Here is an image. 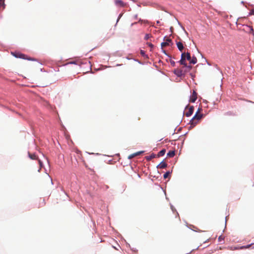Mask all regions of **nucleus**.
<instances>
[{
	"instance_id": "aec40b11",
	"label": "nucleus",
	"mask_w": 254,
	"mask_h": 254,
	"mask_svg": "<svg viewBox=\"0 0 254 254\" xmlns=\"http://www.w3.org/2000/svg\"><path fill=\"white\" fill-rule=\"evenodd\" d=\"M134 157H135V155H134V153H133V154H130V155H129L128 158V159H130L133 158Z\"/></svg>"
},
{
	"instance_id": "9d476101",
	"label": "nucleus",
	"mask_w": 254,
	"mask_h": 254,
	"mask_svg": "<svg viewBox=\"0 0 254 254\" xmlns=\"http://www.w3.org/2000/svg\"><path fill=\"white\" fill-rule=\"evenodd\" d=\"M176 44H177V46L178 49L181 52H182V51L183 50V49L184 48L183 43L181 42H177Z\"/></svg>"
},
{
	"instance_id": "a878e982",
	"label": "nucleus",
	"mask_w": 254,
	"mask_h": 254,
	"mask_svg": "<svg viewBox=\"0 0 254 254\" xmlns=\"http://www.w3.org/2000/svg\"><path fill=\"white\" fill-rule=\"evenodd\" d=\"M187 68H188L189 70H190L191 68H192V66L191 65H187V66H186Z\"/></svg>"
},
{
	"instance_id": "39448f33",
	"label": "nucleus",
	"mask_w": 254,
	"mask_h": 254,
	"mask_svg": "<svg viewBox=\"0 0 254 254\" xmlns=\"http://www.w3.org/2000/svg\"><path fill=\"white\" fill-rule=\"evenodd\" d=\"M193 110H194L193 106H192L190 107L189 108L188 111L186 112V116L187 117L190 116L192 114V113L193 112Z\"/></svg>"
},
{
	"instance_id": "c756f323",
	"label": "nucleus",
	"mask_w": 254,
	"mask_h": 254,
	"mask_svg": "<svg viewBox=\"0 0 254 254\" xmlns=\"http://www.w3.org/2000/svg\"><path fill=\"white\" fill-rule=\"evenodd\" d=\"M162 49V52H163L164 54H166V51H165L164 50H163V49Z\"/></svg>"
},
{
	"instance_id": "6ab92c4d",
	"label": "nucleus",
	"mask_w": 254,
	"mask_h": 254,
	"mask_svg": "<svg viewBox=\"0 0 254 254\" xmlns=\"http://www.w3.org/2000/svg\"><path fill=\"white\" fill-rule=\"evenodd\" d=\"M247 248H246V246H242L240 248H235L234 249V250H238V249H246Z\"/></svg>"
},
{
	"instance_id": "a211bd4d",
	"label": "nucleus",
	"mask_w": 254,
	"mask_h": 254,
	"mask_svg": "<svg viewBox=\"0 0 254 254\" xmlns=\"http://www.w3.org/2000/svg\"><path fill=\"white\" fill-rule=\"evenodd\" d=\"M151 37L150 35L146 34L145 36L144 39L147 40Z\"/></svg>"
},
{
	"instance_id": "f03ea898",
	"label": "nucleus",
	"mask_w": 254,
	"mask_h": 254,
	"mask_svg": "<svg viewBox=\"0 0 254 254\" xmlns=\"http://www.w3.org/2000/svg\"><path fill=\"white\" fill-rule=\"evenodd\" d=\"M186 59H187L186 54H185V53H183L181 55V59L179 62L181 64L185 66H187Z\"/></svg>"
},
{
	"instance_id": "20e7f679",
	"label": "nucleus",
	"mask_w": 254,
	"mask_h": 254,
	"mask_svg": "<svg viewBox=\"0 0 254 254\" xmlns=\"http://www.w3.org/2000/svg\"><path fill=\"white\" fill-rule=\"evenodd\" d=\"M174 72L178 77H182L184 75L183 70L179 68L175 69Z\"/></svg>"
},
{
	"instance_id": "7ed1b4c3",
	"label": "nucleus",
	"mask_w": 254,
	"mask_h": 254,
	"mask_svg": "<svg viewBox=\"0 0 254 254\" xmlns=\"http://www.w3.org/2000/svg\"><path fill=\"white\" fill-rule=\"evenodd\" d=\"M197 98V94L195 90H193L192 95L190 97V101L194 103Z\"/></svg>"
},
{
	"instance_id": "c85d7f7f",
	"label": "nucleus",
	"mask_w": 254,
	"mask_h": 254,
	"mask_svg": "<svg viewBox=\"0 0 254 254\" xmlns=\"http://www.w3.org/2000/svg\"><path fill=\"white\" fill-rule=\"evenodd\" d=\"M2 2V0H0V7L1 5Z\"/></svg>"
},
{
	"instance_id": "0eeeda50",
	"label": "nucleus",
	"mask_w": 254,
	"mask_h": 254,
	"mask_svg": "<svg viewBox=\"0 0 254 254\" xmlns=\"http://www.w3.org/2000/svg\"><path fill=\"white\" fill-rule=\"evenodd\" d=\"M166 42H162L161 44V46L162 49H163L164 47H165L166 46H169V43L172 42V40L169 39V38H167L166 40Z\"/></svg>"
},
{
	"instance_id": "f8f14e48",
	"label": "nucleus",
	"mask_w": 254,
	"mask_h": 254,
	"mask_svg": "<svg viewBox=\"0 0 254 254\" xmlns=\"http://www.w3.org/2000/svg\"><path fill=\"white\" fill-rule=\"evenodd\" d=\"M28 156L29 158L32 160L38 159V156L35 154H31L30 152H28Z\"/></svg>"
},
{
	"instance_id": "5701e85b",
	"label": "nucleus",
	"mask_w": 254,
	"mask_h": 254,
	"mask_svg": "<svg viewBox=\"0 0 254 254\" xmlns=\"http://www.w3.org/2000/svg\"><path fill=\"white\" fill-rule=\"evenodd\" d=\"M147 44L149 46V47H150L151 49L153 48L154 47L153 45L150 43H147Z\"/></svg>"
},
{
	"instance_id": "412c9836",
	"label": "nucleus",
	"mask_w": 254,
	"mask_h": 254,
	"mask_svg": "<svg viewBox=\"0 0 254 254\" xmlns=\"http://www.w3.org/2000/svg\"><path fill=\"white\" fill-rule=\"evenodd\" d=\"M142 152H143V151L137 152L136 153H134V155H135V156H136L137 155H140Z\"/></svg>"
},
{
	"instance_id": "393cba45",
	"label": "nucleus",
	"mask_w": 254,
	"mask_h": 254,
	"mask_svg": "<svg viewBox=\"0 0 254 254\" xmlns=\"http://www.w3.org/2000/svg\"><path fill=\"white\" fill-rule=\"evenodd\" d=\"M38 160V162H39V164L40 165V166L41 167L42 165V161L40 160V159H37Z\"/></svg>"
},
{
	"instance_id": "4be33fe9",
	"label": "nucleus",
	"mask_w": 254,
	"mask_h": 254,
	"mask_svg": "<svg viewBox=\"0 0 254 254\" xmlns=\"http://www.w3.org/2000/svg\"><path fill=\"white\" fill-rule=\"evenodd\" d=\"M140 54H141L142 56H143V57H144V56H145V52H144V51H143V50H141V51H140Z\"/></svg>"
},
{
	"instance_id": "9b49d317",
	"label": "nucleus",
	"mask_w": 254,
	"mask_h": 254,
	"mask_svg": "<svg viewBox=\"0 0 254 254\" xmlns=\"http://www.w3.org/2000/svg\"><path fill=\"white\" fill-rule=\"evenodd\" d=\"M202 116H203L202 114H198L197 113H196L195 115L192 118V119H193V120L195 119V120H197V121H200V120L202 118Z\"/></svg>"
},
{
	"instance_id": "cd10ccee",
	"label": "nucleus",
	"mask_w": 254,
	"mask_h": 254,
	"mask_svg": "<svg viewBox=\"0 0 254 254\" xmlns=\"http://www.w3.org/2000/svg\"><path fill=\"white\" fill-rule=\"evenodd\" d=\"M252 249H254V243L251 244Z\"/></svg>"
},
{
	"instance_id": "bb28decb",
	"label": "nucleus",
	"mask_w": 254,
	"mask_h": 254,
	"mask_svg": "<svg viewBox=\"0 0 254 254\" xmlns=\"http://www.w3.org/2000/svg\"><path fill=\"white\" fill-rule=\"evenodd\" d=\"M251 245H252L251 244L246 245V246L247 249H249L250 248H252Z\"/></svg>"
},
{
	"instance_id": "4468645a",
	"label": "nucleus",
	"mask_w": 254,
	"mask_h": 254,
	"mask_svg": "<svg viewBox=\"0 0 254 254\" xmlns=\"http://www.w3.org/2000/svg\"><path fill=\"white\" fill-rule=\"evenodd\" d=\"M166 153V150L165 149H162L161 151H160L158 153V156L161 157L163 156Z\"/></svg>"
},
{
	"instance_id": "2eb2a0df",
	"label": "nucleus",
	"mask_w": 254,
	"mask_h": 254,
	"mask_svg": "<svg viewBox=\"0 0 254 254\" xmlns=\"http://www.w3.org/2000/svg\"><path fill=\"white\" fill-rule=\"evenodd\" d=\"M155 157V155L154 154H152L151 155L146 156V159L147 160H150L152 159V158H154Z\"/></svg>"
},
{
	"instance_id": "b1692460",
	"label": "nucleus",
	"mask_w": 254,
	"mask_h": 254,
	"mask_svg": "<svg viewBox=\"0 0 254 254\" xmlns=\"http://www.w3.org/2000/svg\"><path fill=\"white\" fill-rule=\"evenodd\" d=\"M202 110L201 108H198L196 113H197L198 114H201L200 113V111Z\"/></svg>"
},
{
	"instance_id": "1a4fd4ad",
	"label": "nucleus",
	"mask_w": 254,
	"mask_h": 254,
	"mask_svg": "<svg viewBox=\"0 0 254 254\" xmlns=\"http://www.w3.org/2000/svg\"><path fill=\"white\" fill-rule=\"evenodd\" d=\"M167 166V164L166 162L164 161H162L158 166L157 168L159 169H164L166 168Z\"/></svg>"
},
{
	"instance_id": "423d86ee",
	"label": "nucleus",
	"mask_w": 254,
	"mask_h": 254,
	"mask_svg": "<svg viewBox=\"0 0 254 254\" xmlns=\"http://www.w3.org/2000/svg\"><path fill=\"white\" fill-rule=\"evenodd\" d=\"M199 121H197V120H193V119H191L190 121V127L193 128L197 124H198Z\"/></svg>"
},
{
	"instance_id": "f3484780",
	"label": "nucleus",
	"mask_w": 254,
	"mask_h": 254,
	"mask_svg": "<svg viewBox=\"0 0 254 254\" xmlns=\"http://www.w3.org/2000/svg\"><path fill=\"white\" fill-rule=\"evenodd\" d=\"M15 57H19V58H20L25 59V55L21 54H19L18 56L15 55Z\"/></svg>"
},
{
	"instance_id": "f257e3e1",
	"label": "nucleus",
	"mask_w": 254,
	"mask_h": 254,
	"mask_svg": "<svg viewBox=\"0 0 254 254\" xmlns=\"http://www.w3.org/2000/svg\"><path fill=\"white\" fill-rule=\"evenodd\" d=\"M186 59L187 60L190 61V64H195L197 63V59L195 57H192V58L190 56V54L189 53H187L186 54Z\"/></svg>"
},
{
	"instance_id": "6e6552de",
	"label": "nucleus",
	"mask_w": 254,
	"mask_h": 254,
	"mask_svg": "<svg viewBox=\"0 0 254 254\" xmlns=\"http://www.w3.org/2000/svg\"><path fill=\"white\" fill-rule=\"evenodd\" d=\"M116 5L120 7H124L125 3L121 0H116L115 1Z\"/></svg>"
},
{
	"instance_id": "dca6fc26",
	"label": "nucleus",
	"mask_w": 254,
	"mask_h": 254,
	"mask_svg": "<svg viewBox=\"0 0 254 254\" xmlns=\"http://www.w3.org/2000/svg\"><path fill=\"white\" fill-rule=\"evenodd\" d=\"M170 174V173L169 171L165 173L163 175L164 179H167L168 177V176H169Z\"/></svg>"
},
{
	"instance_id": "ddd939ff",
	"label": "nucleus",
	"mask_w": 254,
	"mask_h": 254,
	"mask_svg": "<svg viewBox=\"0 0 254 254\" xmlns=\"http://www.w3.org/2000/svg\"><path fill=\"white\" fill-rule=\"evenodd\" d=\"M175 155V152L173 150H170L167 153V156L169 157H173Z\"/></svg>"
}]
</instances>
